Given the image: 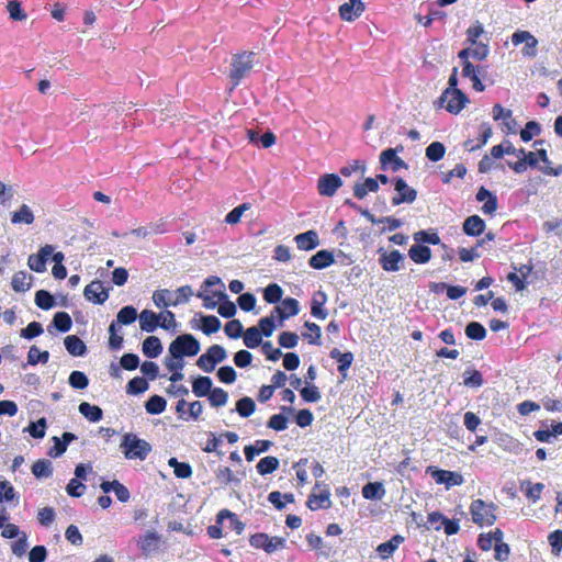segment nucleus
Masks as SVG:
<instances>
[{
	"mask_svg": "<svg viewBox=\"0 0 562 562\" xmlns=\"http://www.w3.org/2000/svg\"><path fill=\"white\" fill-rule=\"evenodd\" d=\"M192 295L193 290L190 285L180 286L175 292L162 289L154 292L153 302L158 308L178 306L188 303Z\"/></svg>",
	"mask_w": 562,
	"mask_h": 562,
	"instance_id": "obj_1",
	"label": "nucleus"
},
{
	"mask_svg": "<svg viewBox=\"0 0 562 562\" xmlns=\"http://www.w3.org/2000/svg\"><path fill=\"white\" fill-rule=\"evenodd\" d=\"M120 448L122 449L124 457L128 460L144 461L151 451L149 442L138 438L132 432L123 436Z\"/></svg>",
	"mask_w": 562,
	"mask_h": 562,
	"instance_id": "obj_2",
	"label": "nucleus"
},
{
	"mask_svg": "<svg viewBox=\"0 0 562 562\" xmlns=\"http://www.w3.org/2000/svg\"><path fill=\"white\" fill-rule=\"evenodd\" d=\"M201 347L198 339L191 334L179 335L169 345V353L173 359L193 357L199 353Z\"/></svg>",
	"mask_w": 562,
	"mask_h": 562,
	"instance_id": "obj_3",
	"label": "nucleus"
},
{
	"mask_svg": "<svg viewBox=\"0 0 562 562\" xmlns=\"http://www.w3.org/2000/svg\"><path fill=\"white\" fill-rule=\"evenodd\" d=\"M496 509L494 503H485L483 499H474L470 506L473 522L481 526H492L496 521Z\"/></svg>",
	"mask_w": 562,
	"mask_h": 562,
	"instance_id": "obj_4",
	"label": "nucleus"
},
{
	"mask_svg": "<svg viewBox=\"0 0 562 562\" xmlns=\"http://www.w3.org/2000/svg\"><path fill=\"white\" fill-rule=\"evenodd\" d=\"M254 57L255 54L252 52H244L233 57L229 76L235 81V86H237L240 79H243L254 67Z\"/></svg>",
	"mask_w": 562,
	"mask_h": 562,
	"instance_id": "obj_5",
	"label": "nucleus"
},
{
	"mask_svg": "<svg viewBox=\"0 0 562 562\" xmlns=\"http://www.w3.org/2000/svg\"><path fill=\"white\" fill-rule=\"evenodd\" d=\"M227 352L224 347L220 345L211 346L205 353L201 355L196 361V366L204 372L214 371L217 363L224 361Z\"/></svg>",
	"mask_w": 562,
	"mask_h": 562,
	"instance_id": "obj_6",
	"label": "nucleus"
},
{
	"mask_svg": "<svg viewBox=\"0 0 562 562\" xmlns=\"http://www.w3.org/2000/svg\"><path fill=\"white\" fill-rule=\"evenodd\" d=\"M469 102L468 97L460 89H446L439 98V103L450 113L458 114Z\"/></svg>",
	"mask_w": 562,
	"mask_h": 562,
	"instance_id": "obj_7",
	"label": "nucleus"
},
{
	"mask_svg": "<svg viewBox=\"0 0 562 562\" xmlns=\"http://www.w3.org/2000/svg\"><path fill=\"white\" fill-rule=\"evenodd\" d=\"M250 544L254 548L262 549L271 554L285 548V539L280 537H269L267 533H256L250 537Z\"/></svg>",
	"mask_w": 562,
	"mask_h": 562,
	"instance_id": "obj_8",
	"label": "nucleus"
},
{
	"mask_svg": "<svg viewBox=\"0 0 562 562\" xmlns=\"http://www.w3.org/2000/svg\"><path fill=\"white\" fill-rule=\"evenodd\" d=\"M427 473L431 475L437 484H443L447 490L453 486H459L464 483V479L461 473L438 469L436 467H428Z\"/></svg>",
	"mask_w": 562,
	"mask_h": 562,
	"instance_id": "obj_9",
	"label": "nucleus"
},
{
	"mask_svg": "<svg viewBox=\"0 0 562 562\" xmlns=\"http://www.w3.org/2000/svg\"><path fill=\"white\" fill-rule=\"evenodd\" d=\"M342 186L341 178L336 173H325L317 180V190L319 195L330 198Z\"/></svg>",
	"mask_w": 562,
	"mask_h": 562,
	"instance_id": "obj_10",
	"label": "nucleus"
},
{
	"mask_svg": "<svg viewBox=\"0 0 562 562\" xmlns=\"http://www.w3.org/2000/svg\"><path fill=\"white\" fill-rule=\"evenodd\" d=\"M394 189L397 192V195L392 198L393 205L413 203L417 198V191L411 188L402 178H396L394 180Z\"/></svg>",
	"mask_w": 562,
	"mask_h": 562,
	"instance_id": "obj_11",
	"label": "nucleus"
},
{
	"mask_svg": "<svg viewBox=\"0 0 562 562\" xmlns=\"http://www.w3.org/2000/svg\"><path fill=\"white\" fill-rule=\"evenodd\" d=\"M54 246L45 245L41 247L37 254H33L27 259V266L31 270L42 273L46 271V262L54 251Z\"/></svg>",
	"mask_w": 562,
	"mask_h": 562,
	"instance_id": "obj_12",
	"label": "nucleus"
},
{
	"mask_svg": "<svg viewBox=\"0 0 562 562\" xmlns=\"http://www.w3.org/2000/svg\"><path fill=\"white\" fill-rule=\"evenodd\" d=\"M514 45L525 44L522 54L528 57H535L537 52L538 40L528 31H517L512 36Z\"/></svg>",
	"mask_w": 562,
	"mask_h": 562,
	"instance_id": "obj_13",
	"label": "nucleus"
},
{
	"mask_svg": "<svg viewBox=\"0 0 562 562\" xmlns=\"http://www.w3.org/2000/svg\"><path fill=\"white\" fill-rule=\"evenodd\" d=\"M397 148H387L380 155L381 169L386 170L389 167L393 171H398L402 168H407V164L397 155Z\"/></svg>",
	"mask_w": 562,
	"mask_h": 562,
	"instance_id": "obj_14",
	"label": "nucleus"
},
{
	"mask_svg": "<svg viewBox=\"0 0 562 562\" xmlns=\"http://www.w3.org/2000/svg\"><path fill=\"white\" fill-rule=\"evenodd\" d=\"M85 297L95 304L104 303L109 297V292L104 289L103 283L94 280L89 283L83 291Z\"/></svg>",
	"mask_w": 562,
	"mask_h": 562,
	"instance_id": "obj_15",
	"label": "nucleus"
},
{
	"mask_svg": "<svg viewBox=\"0 0 562 562\" xmlns=\"http://www.w3.org/2000/svg\"><path fill=\"white\" fill-rule=\"evenodd\" d=\"M381 256L379 262L383 270L389 272H395L401 269L400 263L404 260V256L398 250H392L391 252L379 250Z\"/></svg>",
	"mask_w": 562,
	"mask_h": 562,
	"instance_id": "obj_16",
	"label": "nucleus"
},
{
	"mask_svg": "<svg viewBox=\"0 0 562 562\" xmlns=\"http://www.w3.org/2000/svg\"><path fill=\"white\" fill-rule=\"evenodd\" d=\"M364 10V4L361 0H348L339 7V14L345 21H353L359 18Z\"/></svg>",
	"mask_w": 562,
	"mask_h": 562,
	"instance_id": "obj_17",
	"label": "nucleus"
},
{
	"mask_svg": "<svg viewBox=\"0 0 562 562\" xmlns=\"http://www.w3.org/2000/svg\"><path fill=\"white\" fill-rule=\"evenodd\" d=\"M294 240L301 250H313L319 245L318 234L312 229L296 235Z\"/></svg>",
	"mask_w": 562,
	"mask_h": 562,
	"instance_id": "obj_18",
	"label": "nucleus"
},
{
	"mask_svg": "<svg viewBox=\"0 0 562 562\" xmlns=\"http://www.w3.org/2000/svg\"><path fill=\"white\" fill-rule=\"evenodd\" d=\"M138 319L143 331L153 333L159 326L160 316L150 310H143L138 315Z\"/></svg>",
	"mask_w": 562,
	"mask_h": 562,
	"instance_id": "obj_19",
	"label": "nucleus"
},
{
	"mask_svg": "<svg viewBox=\"0 0 562 562\" xmlns=\"http://www.w3.org/2000/svg\"><path fill=\"white\" fill-rule=\"evenodd\" d=\"M335 262L334 255L331 251L327 249L318 250L315 255H313L308 263L313 269H325Z\"/></svg>",
	"mask_w": 562,
	"mask_h": 562,
	"instance_id": "obj_20",
	"label": "nucleus"
},
{
	"mask_svg": "<svg viewBox=\"0 0 562 562\" xmlns=\"http://www.w3.org/2000/svg\"><path fill=\"white\" fill-rule=\"evenodd\" d=\"M488 55V47L485 44H477L474 48H464L459 52L458 57L463 61V65H465V61H469V57H472L476 60H483Z\"/></svg>",
	"mask_w": 562,
	"mask_h": 562,
	"instance_id": "obj_21",
	"label": "nucleus"
},
{
	"mask_svg": "<svg viewBox=\"0 0 562 562\" xmlns=\"http://www.w3.org/2000/svg\"><path fill=\"white\" fill-rule=\"evenodd\" d=\"M272 445L273 443L270 440L259 439V440H256L254 445L245 446L244 453H245L246 460L248 462H251L256 456L267 452L271 448Z\"/></svg>",
	"mask_w": 562,
	"mask_h": 562,
	"instance_id": "obj_22",
	"label": "nucleus"
},
{
	"mask_svg": "<svg viewBox=\"0 0 562 562\" xmlns=\"http://www.w3.org/2000/svg\"><path fill=\"white\" fill-rule=\"evenodd\" d=\"M213 382L210 376L200 375L192 381V392L198 397L209 396L213 390Z\"/></svg>",
	"mask_w": 562,
	"mask_h": 562,
	"instance_id": "obj_23",
	"label": "nucleus"
},
{
	"mask_svg": "<svg viewBox=\"0 0 562 562\" xmlns=\"http://www.w3.org/2000/svg\"><path fill=\"white\" fill-rule=\"evenodd\" d=\"M485 229V222L479 215H471L463 223V232L469 236H479Z\"/></svg>",
	"mask_w": 562,
	"mask_h": 562,
	"instance_id": "obj_24",
	"label": "nucleus"
},
{
	"mask_svg": "<svg viewBox=\"0 0 562 562\" xmlns=\"http://www.w3.org/2000/svg\"><path fill=\"white\" fill-rule=\"evenodd\" d=\"M405 538L401 535L393 536L389 541L378 546L376 551L382 559L390 558L394 551L403 543Z\"/></svg>",
	"mask_w": 562,
	"mask_h": 562,
	"instance_id": "obj_25",
	"label": "nucleus"
},
{
	"mask_svg": "<svg viewBox=\"0 0 562 562\" xmlns=\"http://www.w3.org/2000/svg\"><path fill=\"white\" fill-rule=\"evenodd\" d=\"M327 301V295L323 291H318L315 293L312 303H311V314L314 317L319 319H325L327 317V311L323 308L324 304Z\"/></svg>",
	"mask_w": 562,
	"mask_h": 562,
	"instance_id": "obj_26",
	"label": "nucleus"
},
{
	"mask_svg": "<svg viewBox=\"0 0 562 562\" xmlns=\"http://www.w3.org/2000/svg\"><path fill=\"white\" fill-rule=\"evenodd\" d=\"M65 348L67 351L75 357H81L86 353L87 347L85 342L75 335L67 336L64 339Z\"/></svg>",
	"mask_w": 562,
	"mask_h": 562,
	"instance_id": "obj_27",
	"label": "nucleus"
},
{
	"mask_svg": "<svg viewBox=\"0 0 562 562\" xmlns=\"http://www.w3.org/2000/svg\"><path fill=\"white\" fill-rule=\"evenodd\" d=\"M408 256L416 263H426L431 258V250L428 246L415 244L409 248Z\"/></svg>",
	"mask_w": 562,
	"mask_h": 562,
	"instance_id": "obj_28",
	"label": "nucleus"
},
{
	"mask_svg": "<svg viewBox=\"0 0 562 562\" xmlns=\"http://www.w3.org/2000/svg\"><path fill=\"white\" fill-rule=\"evenodd\" d=\"M378 190V180L374 178H366L363 182L353 186V194L359 200L364 199L369 192H376Z\"/></svg>",
	"mask_w": 562,
	"mask_h": 562,
	"instance_id": "obj_29",
	"label": "nucleus"
},
{
	"mask_svg": "<svg viewBox=\"0 0 562 562\" xmlns=\"http://www.w3.org/2000/svg\"><path fill=\"white\" fill-rule=\"evenodd\" d=\"M159 543V536L155 531H147L139 542L140 550L144 555H150L157 551Z\"/></svg>",
	"mask_w": 562,
	"mask_h": 562,
	"instance_id": "obj_30",
	"label": "nucleus"
},
{
	"mask_svg": "<svg viewBox=\"0 0 562 562\" xmlns=\"http://www.w3.org/2000/svg\"><path fill=\"white\" fill-rule=\"evenodd\" d=\"M142 350L148 358H157L162 351V345L158 337L149 336L143 341Z\"/></svg>",
	"mask_w": 562,
	"mask_h": 562,
	"instance_id": "obj_31",
	"label": "nucleus"
},
{
	"mask_svg": "<svg viewBox=\"0 0 562 562\" xmlns=\"http://www.w3.org/2000/svg\"><path fill=\"white\" fill-rule=\"evenodd\" d=\"M78 411L81 415H83L88 420L92 423H97L102 419L103 411L101 407L97 405H91L88 402H82L78 406Z\"/></svg>",
	"mask_w": 562,
	"mask_h": 562,
	"instance_id": "obj_32",
	"label": "nucleus"
},
{
	"mask_svg": "<svg viewBox=\"0 0 562 562\" xmlns=\"http://www.w3.org/2000/svg\"><path fill=\"white\" fill-rule=\"evenodd\" d=\"M385 495L384 485L381 482H369L362 487V496L367 499H382Z\"/></svg>",
	"mask_w": 562,
	"mask_h": 562,
	"instance_id": "obj_33",
	"label": "nucleus"
},
{
	"mask_svg": "<svg viewBox=\"0 0 562 562\" xmlns=\"http://www.w3.org/2000/svg\"><path fill=\"white\" fill-rule=\"evenodd\" d=\"M31 471L36 479L49 477L53 474V463L48 459H40L33 463Z\"/></svg>",
	"mask_w": 562,
	"mask_h": 562,
	"instance_id": "obj_34",
	"label": "nucleus"
},
{
	"mask_svg": "<svg viewBox=\"0 0 562 562\" xmlns=\"http://www.w3.org/2000/svg\"><path fill=\"white\" fill-rule=\"evenodd\" d=\"M225 518L229 519V528H232L237 535H240L245 529V524L240 521L236 514L228 509H222L217 514V522L222 524Z\"/></svg>",
	"mask_w": 562,
	"mask_h": 562,
	"instance_id": "obj_35",
	"label": "nucleus"
},
{
	"mask_svg": "<svg viewBox=\"0 0 562 562\" xmlns=\"http://www.w3.org/2000/svg\"><path fill=\"white\" fill-rule=\"evenodd\" d=\"M480 69L475 68L471 61H465L463 65L462 75L471 79L473 83V89L481 92L485 89V86L482 83L479 78Z\"/></svg>",
	"mask_w": 562,
	"mask_h": 562,
	"instance_id": "obj_36",
	"label": "nucleus"
},
{
	"mask_svg": "<svg viewBox=\"0 0 562 562\" xmlns=\"http://www.w3.org/2000/svg\"><path fill=\"white\" fill-rule=\"evenodd\" d=\"M33 277L25 271L16 272L12 278V288L15 292H25L32 285Z\"/></svg>",
	"mask_w": 562,
	"mask_h": 562,
	"instance_id": "obj_37",
	"label": "nucleus"
},
{
	"mask_svg": "<svg viewBox=\"0 0 562 562\" xmlns=\"http://www.w3.org/2000/svg\"><path fill=\"white\" fill-rule=\"evenodd\" d=\"M520 487L528 499L532 503H537L540 499L544 485L542 483L532 484L530 481H524L521 482Z\"/></svg>",
	"mask_w": 562,
	"mask_h": 562,
	"instance_id": "obj_38",
	"label": "nucleus"
},
{
	"mask_svg": "<svg viewBox=\"0 0 562 562\" xmlns=\"http://www.w3.org/2000/svg\"><path fill=\"white\" fill-rule=\"evenodd\" d=\"M244 334V344L248 348H257L259 345L262 346V337L259 328L257 326H251L245 330Z\"/></svg>",
	"mask_w": 562,
	"mask_h": 562,
	"instance_id": "obj_39",
	"label": "nucleus"
},
{
	"mask_svg": "<svg viewBox=\"0 0 562 562\" xmlns=\"http://www.w3.org/2000/svg\"><path fill=\"white\" fill-rule=\"evenodd\" d=\"M167 402L160 395H153L145 403V409L148 414H161L166 409Z\"/></svg>",
	"mask_w": 562,
	"mask_h": 562,
	"instance_id": "obj_40",
	"label": "nucleus"
},
{
	"mask_svg": "<svg viewBox=\"0 0 562 562\" xmlns=\"http://www.w3.org/2000/svg\"><path fill=\"white\" fill-rule=\"evenodd\" d=\"M138 317L137 310L132 305L122 307L116 314L117 324L130 325L134 323Z\"/></svg>",
	"mask_w": 562,
	"mask_h": 562,
	"instance_id": "obj_41",
	"label": "nucleus"
},
{
	"mask_svg": "<svg viewBox=\"0 0 562 562\" xmlns=\"http://www.w3.org/2000/svg\"><path fill=\"white\" fill-rule=\"evenodd\" d=\"M279 459L272 456L262 458L256 465L257 471L261 475L270 474L279 468Z\"/></svg>",
	"mask_w": 562,
	"mask_h": 562,
	"instance_id": "obj_42",
	"label": "nucleus"
},
{
	"mask_svg": "<svg viewBox=\"0 0 562 562\" xmlns=\"http://www.w3.org/2000/svg\"><path fill=\"white\" fill-rule=\"evenodd\" d=\"M214 473L216 481L221 484L228 485L235 483L237 485L240 483V480L234 475L228 467H218Z\"/></svg>",
	"mask_w": 562,
	"mask_h": 562,
	"instance_id": "obj_43",
	"label": "nucleus"
},
{
	"mask_svg": "<svg viewBox=\"0 0 562 562\" xmlns=\"http://www.w3.org/2000/svg\"><path fill=\"white\" fill-rule=\"evenodd\" d=\"M235 411L244 418L249 417L256 411V403L251 397H241L237 401Z\"/></svg>",
	"mask_w": 562,
	"mask_h": 562,
	"instance_id": "obj_44",
	"label": "nucleus"
},
{
	"mask_svg": "<svg viewBox=\"0 0 562 562\" xmlns=\"http://www.w3.org/2000/svg\"><path fill=\"white\" fill-rule=\"evenodd\" d=\"M331 502L329 498V492L325 491L319 495H312L307 501V506L312 510H316L317 508H328L330 507Z\"/></svg>",
	"mask_w": 562,
	"mask_h": 562,
	"instance_id": "obj_45",
	"label": "nucleus"
},
{
	"mask_svg": "<svg viewBox=\"0 0 562 562\" xmlns=\"http://www.w3.org/2000/svg\"><path fill=\"white\" fill-rule=\"evenodd\" d=\"M52 324L58 331L66 333L70 330L72 322L68 313L57 312L53 317Z\"/></svg>",
	"mask_w": 562,
	"mask_h": 562,
	"instance_id": "obj_46",
	"label": "nucleus"
},
{
	"mask_svg": "<svg viewBox=\"0 0 562 562\" xmlns=\"http://www.w3.org/2000/svg\"><path fill=\"white\" fill-rule=\"evenodd\" d=\"M201 323V329L205 335H212L221 329V321L214 315H203Z\"/></svg>",
	"mask_w": 562,
	"mask_h": 562,
	"instance_id": "obj_47",
	"label": "nucleus"
},
{
	"mask_svg": "<svg viewBox=\"0 0 562 562\" xmlns=\"http://www.w3.org/2000/svg\"><path fill=\"white\" fill-rule=\"evenodd\" d=\"M11 222L13 224H32L34 222L33 212L26 204H23L19 211L12 214Z\"/></svg>",
	"mask_w": 562,
	"mask_h": 562,
	"instance_id": "obj_48",
	"label": "nucleus"
},
{
	"mask_svg": "<svg viewBox=\"0 0 562 562\" xmlns=\"http://www.w3.org/2000/svg\"><path fill=\"white\" fill-rule=\"evenodd\" d=\"M465 335L473 340H482L486 336L485 327L479 322H470L465 326Z\"/></svg>",
	"mask_w": 562,
	"mask_h": 562,
	"instance_id": "obj_49",
	"label": "nucleus"
},
{
	"mask_svg": "<svg viewBox=\"0 0 562 562\" xmlns=\"http://www.w3.org/2000/svg\"><path fill=\"white\" fill-rule=\"evenodd\" d=\"M283 290L277 283L269 284L263 291V299L270 304H274L281 301Z\"/></svg>",
	"mask_w": 562,
	"mask_h": 562,
	"instance_id": "obj_50",
	"label": "nucleus"
},
{
	"mask_svg": "<svg viewBox=\"0 0 562 562\" xmlns=\"http://www.w3.org/2000/svg\"><path fill=\"white\" fill-rule=\"evenodd\" d=\"M35 304L42 310H49L55 305V299L48 291L38 290L35 293Z\"/></svg>",
	"mask_w": 562,
	"mask_h": 562,
	"instance_id": "obj_51",
	"label": "nucleus"
},
{
	"mask_svg": "<svg viewBox=\"0 0 562 562\" xmlns=\"http://www.w3.org/2000/svg\"><path fill=\"white\" fill-rule=\"evenodd\" d=\"M304 326L308 329L310 333H304L303 338L307 339L310 344L321 345V327L312 322H305Z\"/></svg>",
	"mask_w": 562,
	"mask_h": 562,
	"instance_id": "obj_52",
	"label": "nucleus"
},
{
	"mask_svg": "<svg viewBox=\"0 0 562 562\" xmlns=\"http://www.w3.org/2000/svg\"><path fill=\"white\" fill-rule=\"evenodd\" d=\"M148 386V382L144 378L135 376L128 381L126 392L128 394L137 395L147 391Z\"/></svg>",
	"mask_w": 562,
	"mask_h": 562,
	"instance_id": "obj_53",
	"label": "nucleus"
},
{
	"mask_svg": "<svg viewBox=\"0 0 562 562\" xmlns=\"http://www.w3.org/2000/svg\"><path fill=\"white\" fill-rule=\"evenodd\" d=\"M446 153V147L440 142H432L427 148H426V157L430 161H439L441 158H443Z\"/></svg>",
	"mask_w": 562,
	"mask_h": 562,
	"instance_id": "obj_54",
	"label": "nucleus"
},
{
	"mask_svg": "<svg viewBox=\"0 0 562 562\" xmlns=\"http://www.w3.org/2000/svg\"><path fill=\"white\" fill-rule=\"evenodd\" d=\"M209 401L213 407H222L228 401V393L221 387H215L210 393Z\"/></svg>",
	"mask_w": 562,
	"mask_h": 562,
	"instance_id": "obj_55",
	"label": "nucleus"
},
{
	"mask_svg": "<svg viewBox=\"0 0 562 562\" xmlns=\"http://www.w3.org/2000/svg\"><path fill=\"white\" fill-rule=\"evenodd\" d=\"M463 376H464L463 383L468 387L477 389V387H481L484 383L483 376H482L481 372H479L477 370H472V371L467 370L463 373Z\"/></svg>",
	"mask_w": 562,
	"mask_h": 562,
	"instance_id": "obj_56",
	"label": "nucleus"
},
{
	"mask_svg": "<svg viewBox=\"0 0 562 562\" xmlns=\"http://www.w3.org/2000/svg\"><path fill=\"white\" fill-rule=\"evenodd\" d=\"M49 358L48 351H40V349L36 346H32L27 353V362L32 366H35L37 363H46Z\"/></svg>",
	"mask_w": 562,
	"mask_h": 562,
	"instance_id": "obj_57",
	"label": "nucleus"
},
{
	"mask_svg": "<svg viewBox=\"0 0 562 562\" xmlns=\"http://www.w3.org/2000/svg\"><path fill=\"white\" fill-rule=\"evenodd\" d=\"M353 172H359L362 178L367 172V165L361 160H353L351 164L342 167L340 169V173L345 177L351 176Z\"/></svg>",
	"mask_w": 562,
	"mask_h": 562,
	"instance_id": "obj_58",
	"label": "nucleus"
},
{
	"mask_svg": "<svg viewBox=\"0 0 562 562\" xmlns=\"http://www.w3.org/2000/svg\"><path fill=\"white\" fill-rule=\"evenodd\" d=\"M71 387L77 390H83L89 385L88 376L81 371H72L68 379Z\"/></svg>",
	"mask_w": 562,
	"mask_h": 562,
	"instance_id": "obj_59",
	"label": "nucleus"
},
{
	"mask_svg": "<svg viewBox=\"0 0 562 562\" xmlns=\"http://www.w3.org/2000/svg\"><path fill=\"white\" fill-rule=\"evenodd\" d=\"M541 133V127L539 123L536 121H529L525 125V128L520 132V138L524 142H529L533 138V136H538Z\"/></svg>",
	"mask_w": 562,
	"mask_h": 562,
	"instance_id": "obj_60",
	"label": "nucleus"
},
{
	"mask_svg": "<svg viewBox=\"0 0 562 562\" xmlns=\"http://www.w3.org/2000/svg\"><path fill=\"white\" fill-rule=\"evenodd\" d=\"M413 237L417 244H419V243H426V244H431V245L440 244V237L435 232L419 231V232H416L413 235Z\"/></svg>",
	"mask_w": 562,
	"mask_h": 562,
	"instance_id": "obj_61",
	"label": "nucleus"
},
{
	"mask_svg": "<svg viewBox=\"0 0 562 562\" xmlns=\"http://www.w3.org/2000/svg\"><path fill=\"white\" fill-rule=\"evenodd\" d=\"M46 426V419L42 417L35 423H31L24 430L29 431L33 438H43L45 436Z\"/></svg>",
	"mask_w": 562,
	"mask_h": 562,
	"instance_id": "obj_62",
	"label": "nucleus"
},
{
	"mask_svg": "<svg viewBox=\"0 0 562 562\" xmlns=\"http://www.w3.org/2000/svg\"><path fill=\"white\" fill-rule=\"evenodd\" d=\"M251 207V205L249 203H243L238 206H236L235 209H233L225 217V222L231 224V225H234V224H237L243 214L248 211L249 209Z\"/></svg>",
	"mask_w": 562,
	"mask_h": 562,
	"instance_id": "obj_63",
	"label": "nucleus"
},
{
	"mask_svg": "<svg viewBox=\"0 0 562 562\" xmlns=\"http://www.w3.org/2000/svg\"><path fill=\"white\" fill-rule=\"evenodd\" d=\"M552 553L558 557L562 551V530H555L548 537Z\"/></svg>",
	"mask_w": 562,
	"mask_h": 562,
	"instance_id": "obj_64",
	"label": "nucleus"
}]
</instances>
